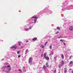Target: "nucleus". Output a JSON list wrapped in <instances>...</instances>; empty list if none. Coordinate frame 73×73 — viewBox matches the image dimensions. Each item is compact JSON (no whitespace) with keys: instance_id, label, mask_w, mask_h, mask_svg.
Instances as JSON below:
<instances>
[{"instance_id":"1","label":"nucleus","mask_w":73,"mask_h":73,"mask_svg":"<svg viewBox=\"0 0 73 73\" xmlns=\"http://www.w3.org/2000/svg\"><path fill=\"white\" fill-rule=\"evenodd\" d=\"M11 68H9L8 69H6V70H3V72H5L6 73H9L10 72V70H11Z\"/></svg>"},{"instance_id":"2","label":"nucleus","mask_w":73,"mask_h":73,"mask_svg":"<svg viewBox=\"0 0 73 73\" xmlns=\"http://www.w3.org/2000/svg\"><path fill=\"white\" fill-rule=\"evenodd\" d=\"M32 62V58L30 57L29 59V64H31Z\"/></svg>"},{"instance_id":"3","label":"nucleus","mask_w":73,"mask_h":73,"mask_svg":"<svg viewBox=\"0 0 73 73\" xmlns=\"http://www.w3.org/2000/svg\"><path fill=\"white\" fill-rule=\"evenodd\" d=\"M11 48H12V49H13L14 48L15 49H17V47L14 46H13L11 47Z\"/></svg>"},{"instance_id":"4","label":"nucleus","mask_w":73,"mask_h":73,"mask_svg":"<svg viewBox=\"0 0 73 73\" xmlns=\"http://www.w3.org/2000/svg\"><path fill=\"white\" fill-rule=\"evenodd\" d=\"M43 69H44V71L45 72L46 71V67L45 65L43 66Z\"/></svg>"},{"instance_id":"5","label":"nucleus","mask_w":73,"mask_h":73,"mask_svg":"<svg viewBox=\"0 0 73 73\" xmlns=\"http://www.w3.org/2000/svg\"><path fill=\"white\" fill-rule=\"evenodd\" d=\"M10 65H8L7 66H4L3 67V69H5V68H9L10 67Z\"/></svg>"},{"instance_id":"6","label":"nucleus","mask_w":73,"mask_h":73,"mask_svg":"<svg viewBox=\"0 0 73 73\" xmlns=\"http://www.w3.org/2000/svg\"><path fill=\"white\" fill-rule=\"evenodd\" d=\"M57 56H55L54 57V60L55 62L56 61H57Z\"/></svg>"},{"instance_id":"7","label":"nucleus","mask_w":73,"mask_h":73,"mask_svg":"<svg viewBox=\"0 0 73 73\" xmlns=\"http://www.w3.org/2000/svg\"><path fill=\"white\" fill-rule=\"evenodd\" d=\"M44 58L46 60H49V58H48V57H44Z\"/></svg>"},{"instance_id":"8","label":"nucleus","mask_w":73,"mask_h":73,"mask_svg":"<svg viewBox=\"0 0 73 73\" xmlns=\"http://www.w3.org/2000/svg\"><path fill=\"white\" fill-rule=\"evenodd\" d=\"M37 39V38L36 37L33 38L32 39L33 41H36Z\"/></svg>"},{"instance_id":"9","label":"nucleus","mask_w":73,"mask_h":73,"mask_svg":"<svg viewBox=\"0 0 73 73\" xmlns=\"http://www.w3.org/2000/svg\"><path fill=\"white\" fill-rule=\"evenodd\" d=\"M61 57L62 59H64V55L63 54H61Z\"/></svg>"},{"instance_id":"10","label":"nucleus","mask_w":73,"mask_h":73,"mask_svg":"<svg viewBox=\"0 0 73 73\" xmlns=\"http://www.w3.org/2000/svg\"><path fill=\"white\" fill-rule=\"evenodd\" d=\"M32 18L33 19H37L38 18V17L36 16H33V17Z\"/></svg>"},{"instance_id":"11","label":"nucleus","mask_w":73,"mask_h":73,"mask_svg":"<svg viewBox=\"0 0 73 73\" xmlns=\"http://www.w3.org/2000/svg\"><path fill=\"white\" fill-rule=\"evenodd\" d=\"M73 29V27H70L69 29L70 30V31H72V30Z\"/></svg>"},{"instance_id":"12","label":"nucleus","mask_w":73,"mask_h":73,"mask_svg":"<svg viewBox=\"0 0 73 73\" xmlns=\"http://www.w3.org/2000/svg\"><path fill=\"white\" fill-rule=\"evenodd\" d=\"M28 52H29V50H28V49H27L26 50L25 54H27Z\"/></svg>"},{"instance_id":"13","label":"nucleus","mask_w":73,"mask_h":73,"mask_svg":"<svg viewBox=\"0 0 73 73\" xmlns=\"http://www.w3.org/2000/svg\"><path fill=\"white\" fill-rule=\"evenodd\" d=\"M66 70H67V69L66 68H64V72L65 73H66L67 71H66Z\"/></svg>"},{"instance_id":"14","label":"nucleus","mask_w":73,"mask_h":73,"mask_svg":"<svg viewBox=\"0 0 73 73\" xmlns=\"http://www.w3.org/2000/svg\"><path fill=\"white\" fill-rule=\"evenodd\" d=\"M34 21V23H36V21H37V19H35L33 20Z\"/></svg>"},{"instance_id":"15","label":"nucleus","mask_w":73,"mask_h":73,"mask_svg":"<svg viewBox=\"0 0 73 73\" xmlns=\"http://www.w3.org/2000/svg\"><path fill=\"white\" fill-rule=\"evenodd\" d=\"M64 64V62L63 60H62L61 62V64L62 65H63Z\"/></svg>"},{"instance_id":"16","label":"nucleus","mask_w":73,"mask_h":73,"mask_svg":"<svg viewBox=\"0 0 73 73\" xmlns=\"http://www.w3.org/2000/svg\"><path fill=\"white\" fill-rule=\"evenodd\" d=\"M46 67H49V65H48V63H46Z\"/></svg>"},{"instance_id":"17","label":"nucleus","mask_w":73,"mask_h":73,"mask_svg":"<svg viewBox=\"0 0 73 73\" xmlns=\"http://www.w3.org/2000/svg\"><path fill=\"white\" fill-rule=\"evenodd\" d=\"M43 56H44V57H46V53H44L43 54Z\"/></svg>"},{"instance_id":"18","label":"nucleus","mask_w":73,"mask_h":73,"mask_svg":"<svg viewBox=\"0 0 73 73\" xmlns=\"http://www.w3.org/2000/svg\"><path fill=\"white\" fill-rule=\"evenodd\" d=\"M56 29L58 30H60V27H57Z\"/></svg>"},{"instance_id":"19","label":"nucleus","mask_w":73,"mask_h":73,"mask_svg":"<svg viewBox=\"0 0 73 73\" xmlns=\"http://www.w3.org/2000/svg\"><path fill=\"white\" fill-rule=\"evenodd\" d=\"M32 26H30L29 27V29H32Z\"/></svg>"},{"instance_id":"20","label":"nucleus","mask_w":73,"mask_h":73,"mask_svg":"<svg viewBox=\"0 0 73 73\" xmlns=\"http://www.w3.org/2000/svg\"><path fill=\"white\" fill-rule=\"evenodd\" d=\"M25 29L26 31H29V30L28 28Z\"/></svg>"},{"instance_id":"21","label":"nucleus","mask_w":73,"mask_h":73,"mask_svg":"<svg viewBox=\"0 0 73 73\" xmlns=\"http://www.w3.org/2000/svg\"><path fill=\"white\" fill-rule=\"evenodd\" d=\"M41 47H42V48H45V46H44L43 45H41Z\"/></svg>"},{"instance_id":"22","label":"nucleus","mask_w":73,"mask_h":73,"mask_svg":"<svg viewBox=\"0 0 73 73\" xmlns=\"http://www.w3.org/2000/svg\"><path fill=\"white\" fill-rule=\"evenodd\" d=\"M73 61H71L70 62L69 65H71V64H73Z\"/></svg>"},{"instance_id":"23","label":"nucleus","mask_w":73,"mask_h":73,"mask_svg":"<svg viewBox=\"0 0 73 73\" xmlns=\"http://www.w3.org/2000/svg\"><path fill=\"white\" fill-rule=\"evenodd\" d=\"M20 50L18 51L17 52V54H19V53H20Z\"/></svg>"},{"instance_id":"24","label":"nucleus","mask_w":73,"mask_h":73,"mask_svg":"<svg viewBox=\"0 0 73 73\" xmlns=\"http://www.w3.org/2000/svg\"><path fill=\"white\" fill-rule=\"evenodd\" d=\"M54 53V52H51V53L50 54V56L51 54H53Z\"/></svg>"},{"instance_id":"25","label":"nucleus","mask_w":73,"mask_h":73,"mask_svg":"<svg viewBox=\"0 0 73 73\" xmlns=\"http://www.w3.org/2000/svg\"><path fill=\"white\" fill-rule=\"evenodd\" d=\"M62 64H60L59 65V68H61V67H62Z\"/></svg>"},{"instance_id":"26","label":"nucleus","mask_w":73,"mask_h":73,"mask_svg":"<svg viewBox=\"0 0 73 73\" xmlns=\"http://www.w3.org/2000/svg\"><path fill=\"white\" fill-rule=\"evenodd\" d=\"M18 43H19V45H21V43H21V42H18Z\"/></svg>"},{"instance_id":"27","label":"nucleus","mask_w":73,"mask_h":73,"mask_svg":"<svg viewBox=\"0 0 73 73\" xmlns=\"http://www.w3.org/2000/svg\"><path fill=\"white\" fill-rule=\"evenodd\" d=\"M47 43H48V42H46L44 44V45H46L47 44Z\"/></svg>"},{"instance_id":"28","label":"nucleus","mask_w":73,"mask_h":73,"mask_svg":"<svg viewBox=\"0 0 73 73\" xmlns=\"http://www.w3.org/2000/svg\"><path fill=\"white\" fill-rule=\"evenodd\" d=\"M59 33V32H58V31L56 32V33H55V34H58V33Z\"/></svg>"},{"instance_id":"29","label":"nucleus","mask_w":73,"mask_h":73,"mask_svg":"<svg viewBox=\"0 0 73 73\" xmlns=\"http://www.w3.org/2000/svg\"><path fill=\"white\" fill-rule=\"evenodd\" d=\"M49 47H50V49H52V46H51V45H50V46Z\"/></svg>"},{"instance_id":"30","label":"nucleus","mask_w":73,"mask_h":73,"mask_svg":"<svg viewBox=\"0 0 73 73\" xmlns=\"http://www.w3.org/2000/svg\"><path fill=\"white\" fill-rule=\"evenodd\" d=\"M72 57H73V56L72 55H71L70 56V59H71V58H72Z\"/></svg>"},{"instance_id":"31","label":"nucleus","mask_w":73,"mask_h":73,"mask_svg":"<svg viewBox=\"0 0 73 73\" xmlns=\"http://www.w3.org/2000/svg\"><path fill=\"white\" fill-rule=\"evenodd\" d=\"M19 71L20 73H21L22 72V71H21V70H19Z\"/></svg>"},{"instance_id":"32","label":"nucleus","mask_w":73,"mask_h":73,"mask_svg":"<svg viewBox=\"0 0 73 73\" xmlns=\"http://www.w3.org/2000/svg\"><path fill=\"white\" fill-rule=\"evenodd\" d=\"M41 57H43V54L42 53L41 54Z\"/></svg>"},{"instance_id":"33","label":"nucleus","mask_w":73,"mask_h":73,"mask_svg":"<svg viewBox=\"0 0 73 73\" xmlns=\"http://www.w3.org/2000/svg\"><path fill=\"white\" fill-rule=\"evenodd\" d=\"M58 38H62V37H61V36H60L59 37H58Z\"/></svg>"},{"instance_id":"34","label":"nucleus","mask_w":73,"mask_h":73,"mask_svg":"<svg viewBox=\"0 0 73 73\" xmlns=\"http://www.w3.org/2000/svg\"><path fill=\"white\" fill-rule=\"evenodd\" d=\"M56 70H55L54 71V73H56Z\"/></svg>"},{"instance_id":"35","label":"nucleus","mask_w":73,"mask_h":73,"mask_svg":"<svg viewBox=\"0 0 73 73\" xmlns=\"http://www.w3.org/2000/svg\"><path fill=\"white\" fill-rule=\"evenodd\" d=\"M21 56L20 55H18V58H20V57Z\"/></svg>"},{"instance_id":"36","label":"nucleus","mask_w":73,"mask_h":73,"mask_svg":"<svg viewBox=\"0 0 73 73\" xmlns=\"http://www.w3.org/2000/svg\"><path fill=\"white\" fill-rule=\"evenodd\" d=\"M63 44L64 45H66V44H65V43H64Z\"/></svg>"},{"instance_id":"37","label":"nucleus","mask_w":73,"mask_h":73,"mask_svg":"<svg viewBox=\"0 0 73 73\" xmlns=\"http://www.w3.org/2000/svg\"><path fill=\"white\" fill-rule=\"evenodd\" d=\"M24 47V46H21V48H23Z\"/></svg>"},{"instance_id":"38","label":"nucleus","mask_w":73,"mask_h":73,"mask_svg":"<svg viewBox=\"0 0 73 73\" xmlns=\"http://www.w3.org/2000/svg\"><path fill=\"white\" fill-rule=\"evenodd\" d=\"M60 41H63V40H62V39H61V40H60Z\"/></svg>"},{"instance_id":"39","label":"nucleus","mask_w":73,"mask_h":73,"mask_svg":"<svg viewBox=\"0 0 73 73\" xmlns=\"http://www.w3.org/2000/svg\"><path fill=\"white\" fill-rule=\"evenodd\" d=\"M29 42V41L28 40H27L26 41V42Z\"/></svg>"},{"instance_id":"40","label":"nucleus","mask_w":73,"mask_h":73,"mask_svg":"<svg viewBox=\"0 0 73 73\" xmlns=\"http://www.w3.org/2000/svg\"><path fill=\"white\" fill-rule=\"evenodd\" d=\"M4 60V59H3L2 60V61H3V60Z\"/></svg>"},{"instance_id":"41","label":"nucleus","mask_w":73,"mask_h":73,"mask_svg":"<svg viewBox=\"0 0 73 73\" xmlns=\"http://www.w3.org/2000/svg\"><path fill=\"white\" fill-rule=\"evenodd\" d=\"M72 73H73V71H72Z\"/></svg>"},{"instance_id":"42","label":"nucleus","mask_w":73,"mask_h":73,"mask_svg":"<svg viewBox=\"0 0 73 73\" xmlns=\"http://www.w3.org/2000/svg\"><path fill=\"white\" fill-rule=\"evenodd\" d=\"M26 71H27L26 70H25V72H26Z\"/></svg>"},{"instance_id":"43","label":"nucleus","mask_w":73,"mask_h":73,"mask_svg":"<svg viewBox=\"0 0 73 73\" xmlns=\"http://www.w3.org/2000/svg\"><path fill=\"white\" fill-rule=\"evenodd\" d=\"M55 30L56 31V29H55Z\"/></svg>"},{"instance_id":"44","label":"nucleus","mask_w":73,"mask_h":73,"mask_svg":"<svg viewBox=\"0 0 73 73\" xmlns=\"http://www.w3.org/2000/svg\"><path fill=\"white\" fill-rule=\"evenodd\" d=\"M58 73H60V72H58Z\"/></svg>"},{"instance_id":"45","label":"nucleus","mask_w":73,"mask_h":73,"mask_svg":"<svg viewBox=\"0 0 73 73\" xmlns=\"http://www.w3.org/2000/svg\"><path fill=\"white\" fill-rule=\"evenodd\" d=\"M53 26H53H52H52Z\"/></svg>"},{"instance_id":"46","label":"nucleus","mask_w":73,"mask_h":73,"mask_svg":"<svg viewBox=\"0 0 73 73\" xmlns=\"http://www.w3.org/2000/svg\"><path fill=\"white\" fill-rule=\"evenodd\" d=\"M29 73V72H28V73Z\"/></svg>"}]
</instances>
